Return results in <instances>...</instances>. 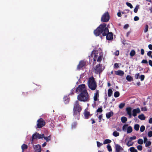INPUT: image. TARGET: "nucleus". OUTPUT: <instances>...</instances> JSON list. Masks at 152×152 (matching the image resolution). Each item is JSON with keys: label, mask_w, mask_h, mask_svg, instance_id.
<instances>
[{"label": "nucleus", "mask_w": 152, "mask_h": 152, "mask_svg": "<svg viewBox=\"0 0 152 152\" xmlns=\"http://www.w3.org/2000/svg\"><path fill=\"white\" fill-rule=\"evenodd\" d=\"M107 149L108 150L109 152H111L112 151V149L111 148V146L110 145H107Z\"/></svg>", "instance_id": "nucleus-40"}, {"label": "nucleus", "mask_w": 152, "mask_h": 152, "mask_svg": "<svg viewBox=\"0 0 152 152\" xmlns=\"http://www.w3.org/2000/svg\"><path fill=\"white\" fill-rule=\"evenodd\" d=\"M129 149L131 152H137V150L135 149L134 147L130 148Z\"/></svg>", "instance_id": "nucleus-28"}, {"label": "nucleus", "mask_w": 152, "mask_h": 152, "mask_svg": "<svg viewBox=\"0 0 152 152\" xmlns=\"http://www.w3.org/2000/svg\"><path fill=\"white\" fill-rule=\"evenodd\" d=\"M77 99L80 102H88L89 101V96L87 90L81 92L77 96Z\"/></svg>", "instance_id": "nucleus-3"}, {"label": "nucleus", "mask_w": 152, "mask_h": 152, "mask_svg": "<svg viewBox=\"0 0 152 152\" xmlns=\"http://www.w3.org/2000/svg\"><path fill=\"white\" fill-rule=\"evenodd\" d=\"M114 96L115 98H117L120 95V93L118 91H115L114 93Z\"/></svg>", "instance_id": "nucleus-29"}, {"label": "nucleus", "mask_w": 152, "mask_h": 152, "mask_svg": "<svg viewBox=\"0 0 152 152\" xmlns=\"http://www.w3.org/2000/svg\"><path fill=\"white\" fill-rule=\"evenodd\" d=\"M148 47L150 50H152V45L150 44L148 45Z\"/></svg>", "instance_id": "nucleus-64"}, {"label": "nucleus", "mask_w": 152, "mask_h": 152, "mask_svg": "<svg viewBox=\"0 0 152 152\" xmlns=\"http://www.w3.org/2000/svg\"><path fill=\"white\" fill-rule=\"evenodd\" d=\"M102 55H100L98 57L97 61V62H100L102 60Z\"/></svg>", "instance_id": "nucleus-36"}, {"label": "nucleus", "mask_w": 152, "mask_h": 152, "mask_svg": "<svg viewBox=\"0 0 152 152\" xmlns=\"http://www.w3.org/2000/svg\"><path fill=\"white\" fill-rule=\"evenodd\" d=\"M88 88L92 91L96 90L97 86V83L95 79L93 76L89 77L88 81Z\"/></svg>", "instance_id": "nucleus-4"}, {"label": "nucleus", "mask_w": 152, "mask_h": 152, "mask_svg": "<svg viewBox=\"0 0 152 152\" xmlns=\"http://www.w3.org/2000/svg\"><path fill=\"white\" fill-rule=\"evenodd\" d=\"M96 143L97 147H100L103 145L102 143H100L99 141H97Z\"/></svg>", "instance_id": "nucleus-46"}, {"label": "nucleus", "mask_w": 152, "mask_h": 152, "mask_svg": "<svg viewBox=\"0 0 152 152\" xmlns=\"http://www.w3.org/2000/svg\"><path fill=\"white\" fill-rule=\"evenodd\" d=\"M115 74L116 75H119L120 76H122L124 74V71L121 70H119L118 71H115Z\"/></svg>", "instance_id": "nucleus-16"}, {"label": "nucleus", "mask_w": 152, "mask_h": 152, "mask_svg": "<svg viewBox=\"0 0 152 152\" xmlns=\"http://www.w3.org/2000/svg\"><path fill=\"white\" fill-rule=\"evenodd\" d=\"M134 144V142H132L130 140H129L126 143L127 145L129 147L131 146H132Z\"/></svg>", "instance_id": "nucleus-26"}, {"label": "nucleus", "mask_w": 152, "mask_h": 152, "mask_svg": "<svg viewBox=\"0 0 152 152\" xmlns=\"http://www.w3.org/2000/svg\"><path fill=\"white\" fill-rule=\"evenodd\" d=\"M139 76H140V74L139 73L136 74L134 76V77H135V78L137 79H138L139 78Z\"/></svg>", "instance_id": "nucleus-56"}, {"label": "nucleus", "mask_w": 152, "mask_h": 152, "mask_svg": "<svg viewBox=\"0 0 152 152\" xmlns=\"http://www.w3.org/2000/svg\"><path fill=\"white\" fill-rule=\"evenodd\" d=\"M141 63L142 64H148V63L147 61L146 60H144V59L142 61Z\"/></svg>", "instance_id": "nucleus-51"}, {"label": "nucleus", "mask_w": 152, "mask_h": 152, "mask_svg": "<svg viewBox=\"0 0 152 152\" xmlns=\"http://www.w3.org/2000/svg\"><path fill=\"white\" fill-rule=\"evenodd\" d=\"M37 133H36L35 134H34L32 135V140L33 141L34 140L36 139L37 138Z\"/></svg>", "instance_id": "nucleus-33"}, {"label": "nucleus", "mask_w": 152, "mask_h": 152, "mask_svg": "<svg viewBox=\"0 0 152 152\" xmlns=\"http://www.w3.org/2000/svg\"><path fill=\"white\" fill-rule=\"evenodd\" d=\"M113 94V91L111 89H109L108 90V96L110 97Z\"/></svg>", "instance_id": "nucleus-23"}, {"label": "nucleus", "mask_w": 152, "mask_h": 152, "mask_svg": "<svg viewBox=\"0 0 152 152\" xmlns=\"http://www.w3.org/2000/svg\"><path fill=\"white\" fill-rule=\"evenodd\" d=\"M139 5H137L136 6L134 10V12L136 13L137 12L138 10L139 9Z\"/></svg>", "instance_id": "nucleus-37"}, {"label": "nucleus", "mask_w": 152, "mask_h": 152, "mask_svg": "<svg viewBox=\"0 0 152 152\" xmlns=\"http://www.w3.org/2000/svg\"><path fill=\"white\" fill-rule=\"evenodd\" d=\"M148 139L146 137H144V143H146L148 141Z\"/></svg>", "instance_id": "nucleus-63"}, {"label": "nucleus", "mask_w": 152, "mask_h": 152, "mask_svg": "<svg viewBox=\"0 0 152 152\" xmlns=\"http://www.w3.org/2000/svg\"><path fill=\"white\" fill-rule=\"evenodd\" d=\"M128 126V124L124 125L122 127L123 130L124 131L126 129Z\"/></svg>", "instance_id": "nucleus-45"}, {"label": "nucleus", "mask_w": 152, "mask_h": 152, "mask_svg": "<svg viewBox=\"0 0 152 152\" xmlns=\"http://www.w3.org/2000/svg\"><path fill=\"white\" fill-rule=\"evenodd\" d=\"M86 61L83 60L80 61L77 66V69L78 70H80L81 69L85 66L86 65Z\"/></svg>", "instance_id": "nucleus-10"}, {"label": "nucleus", "mask_w": 152, "mask_h": 152, "mask_svg": "<svg viewBox=\"0 0 152 152\" xmlns=\"http://www.w3.org/2000/svg\"><path fill=\"white\" fill-rule=\"evenodd\" d=\"M140 112V109L139 108L134 109L132 110V115L133 116L135 117L137 116V113H139Z\"/></svg>", "instance_id": "nucleus-13"}, {"label": "nucleus", "mask_w": 152, "mask_h": 152, "mask_svg": "<svg viewBox=\"0 0 152 152\" xmlns=\"http://www.w3.org/2000/svg\"><path fill=\"white\" fill-rule=\"evenodd\" d=\"M139 19V18L138 17L136 16L134 18V20L135 21H137Z\"/></svg>", "instance_id": "nucleus-57"}, {"label": "nucleus", "mask_w": 152, "mask_h": 152, "mask_svg": "<svg viewBox=\"0 0 152 152\" xmlns=\"http://www.w3.org/2000/svg\"><path fill=\"white\" fill-rule=\"evenodd\" d=\"M43 138L47 142H48L49 140H50V136H49L48 137H43Z\"/></svg>", "instance_id": "nucleus-34"}, {"label": "nucleus", "mask_w": 152, "mask_h": 152, "mask_svg": "<svg viewBox=\"0 0 152 152\" xmlns=\"http://www.w3.org/2000/svg\"><path fill=\"white\" fill-rule=\"evenodd\" d=\"M110 19V15L108 12L104 13L102 17L101 21L103 22H108Z\"/></svg>", "instance_id": "nucleus-6"}, {"label": "nucleus", "mask_w": 152, "mask_h": 152, "mask_svg": "<svg viewBox=\"0 0 152 152\" xmlns=\"http://www.w3.org/2000/svg\"><path fill=\"white\" fill-rule=\"evenodd\" d=\"M145 126L143 125H142L140 127V131L141 132H142L144 131L145 129Z\"/></svg>", "instance_id": "nucleus-38"}, {"label": "nucleus", "mask_w": 152, "mask_h": 152, "mask_svg": "<svg viewBox=\"0 0 152 152\" xmlns=\"http://www.w3.org/2000/svg\"><path fill=\"white\" fill-rule=\"evenodd\" d=\"M113 135L115 137H117L119 135V133L116 131H115L113 133Z\"/></svg>", "instance_id": "nucleus-35"}, {"label": "nucleus", "mask_w": 152, "mask_h": 152, "mask_svg": "<svg viewBox=\"0 0 152 152\" xmlns=\"http://www.w3.org/2000/svg\"><path fill=\"white\" fill-rule=\"evenodd\" d=\"M119 67L118 64L117 63H115L114 64V68H118Z\"/></svg>", "instance_id": "nucleus-58"}, {"label": "nucleus", "mask_w": 152, "mask_h": 152, "mask_svg": "<svg viewBox=\"0 0 152 152\" xmlns=\"http://www.w3.org/2000/svg\"><path fill=\"white\" fill-rule=\"evenodd\" d=\"M28 146L27 145L24 144H23L21 146L22 149V152H23V151L24 150L27 149V148Z\"/></svg>", "instance_id": "nucleus-24"}, {"label": "nucleus", "mask_w": 152, "mask_h": 152, "mask_svg": "<svg viewBox=\"0 0 152 152\" xmlns=\"http://www.w3.org/2000/svg\"><path fill=\"white\" fill-rule=\"evenodd\" d=\"M135 51L134 50H132L130 53V55L131 56L133 57L135 55Z\"/></svg>", "instance_id": "nucleus-30"}, {"label": "nucleus", "mask_w": 152, "mask_h": 152, "mask_svg": "<svg viewBox=\"0 0 152 152\" xmlns=\"http://www.w3.org/2000/svg\"><path fill=\"white\" fill-rule=\"evenodd\" d=\"M85 84H82L78 86V87L76 88V92L77 94L81 93L83 91L86 90L85 88Z\"/></svg>", "instance_id": "nucleus-7"}, {"label": "nucleus", "mask_w": 152, "mask_h": 152, "mask_svg": "<svg viewBox=\"0 0 152 152\" xmlns=\"http://www.w3.org/2000/svg\"><path fill=\"white\" fill-rule=\"evenodd\" d=\"M35 152H41V146L39 145H37L34 147Z\"/></svg>", "instance_id": "nucleus-11"}, {"label": "nucleus", "mask_w": 152, "mask_h": 152, "mask_svg": "<svg viewBox=\"0 0 152 152\" xmlns=\"http://www.w3.org/2000/svg\"><path fill=\"white\" fill-rule=\"evenodd\" d=\"M99 90H96V92L94 94V100L95 101L98 100V98L99 96Z\"/></svg>", "instance_id": "nucleus-12"}, {"label": "nucleus", "mask_w": 152, "mask_h": 152, "mask_svg": "<svg viewBox=\"0 0 152 152\" xmlns=\"http://www.w3.org/2000/svg\"><path fill=\"white\" fill-rule=\"evenodd\" d=\"M141 53L142 55H144V50L143 49H141Z\"/></svg>", "instance_id": "nucleus-62"}, {"label": "nucleus", "mask_w": 152, "mask_h": 152, "mask_svg": "<svg viewBox=\"0 0 152 152\" xmlns=\"http://www.w3.org/2000/svg\"><path fill=\"white\" fill-rule=\"evenodd\" d=\"M115 149L116 152H120V150H123V148L119 145L116 144L115 145Z\"/></svg>", "instance_id": "nucleus-15"}, {"label": "nucleus", "mask_w": 152, "mask_h": 152, "mask_svg": "<svg viewBox=\"0 0 152 152\" xmlns=\"http://www.w3.org/2000/svg\"><path fill=\"white\" fill-rule=\"evenodd\" d=\"M125 104L124 103H121L119 105V107L120 109H122L125 106Z\"/></svg>", "instance_id": "nucleus-43"}, {"label": "nucleus", "mask_w": 152, "mask_h": 152, "mask_svg": "<svg viewBox=\"0 0 152 152\" xmlns=\"http://www.w3.org/2000/svg\"><path fill=\"white\" fill-rule=\"evenodd\" d=\"M148 26L147 25H146L145 26V29L144 30V32L146 33L147 32V31H148Z\"/></svg>", "instance_id": "nucleus-49"}, {"label": "nucleus", "mask_w": 152, "mask_h": 152, "mask_svg": "<svg viewBox=\"0 0 152 152\" xmlns=\"http://www.w3.org/2000/svg\"><path fill=\"white\" fill-rule=\"evenodd\" d=\"M119 50H117L114 53V54L115 56H118L119 55Z\"/></svg>", "instance_id": "nucleus-50"}, {"label": "nucleus", "mask_w": 152, "mask_h": 152, "mask_svg": "<svg viewBox=\"0 0 152 152\" xmlns=\"http://www.w3.org/2000/svg\"><path fill=\"white\" fill-rule=\"evenodd\" d=\"M132 108L131 107H128L126 108V111L127 114L129 115V117L131 118L132 117Z\"/></svg>", "instance_id": "nucleus-14"}, {"label": "nucleus", "mask_w": 152, "mask_h": 152, "mask_svg": "<svg viewBox=\"0 0 152 152\" xmlns=\"http://www.w3.org/2000/svg\"><path fill=\"white\" fill-rule=\"evenodd\" d=\"M114 114L113 113L112 111H110L107 113L106 114V116L107 119L113 116Z\"/></svg>", "instance_id": "nucleus-18"}, {"label": "nucleus", "mask_w": 152, "mask_h": 152, "mask_svg": "<svg viewBox=\"0 0 152 152\" xmlns=\"http://www.w3.org/2000/svg\"><path fill=\"white\" fill-rule=\"evenodd\" d=\"M138 118L141 120H144L145 119V117L144 115L143 114L138 115Z\"/></svg>", "instance_id": "nucleus-20"}, {"label": "nucleus", "mask_w": 152, "mask_h": 152, "mask_svg": "<svg viewBox=\"0 0 152 152\" xmlns=\"http://www.w3.org/2000/svg\"><path fill=\"white\" fill-rule=\"evenodd\" d=\"M79 104L78 101H76L74 104L73 109V115L74 117L78 120L79 119L80 112L82 109L81 107Z\"/></svg>", "instance_id": "nucleus-2"}, {"label": "nucleus", "mask_w": 152, "mask_h": 152, "mask_svg": "<svg viewBox=\"0 0 152 152\" xmlns=\"http://www.w3.org/2000/svg\"><path fill=\"white\" fill-rule=\"evenodd\" d=\"M77 123L76 122H74L72 125V129H75L76 126H77Z\"/></svg>", "instance_id": "nucleus-39"}, {"label": "nucleus", "mask_w": 152, "mask_h": 152, "mask_svg": "<svg viewBox=\"0 0 152 152\" xmlns=\"http://www.w3.org/2000/svg\"><path fill=\"white\" fill-rule=\"evenodd\" d=\"M111 142V140L107 139L105 140L104 142H103V144H106L109 143H110Z\"/></svg>", "instance_id": "nucleus-25"}, {"label": "nucleus", "mask_w": 152, "mask_h": 152, "mask_svg": "<svg viewBox=\"0 0 152 152\" xmlns=\"http://www.w3.org/2000/svg\"><path fill=\"white\" fill-rule=\"evenodd\" d=\"M141 110L142 111H147V108L146 107H143L141 108Z\"/></svg>", "instance_id": "nucleus-60"}, {"label": "nucleus", "mask_w": 152, "mask_h": 152, "mask_svg": "<svg viewBox=\"0 0 152 152\" xmlns=\"http://www.w3.org/2000/svg\"><path fill=\"white\" fill-rule=\"evenodd\" d=\"M37 128H41L45 125V122L42 118H40L37 121Z\"/></svg>", "instance_id": "nucleus-8"}, {"label": "nucleus", "mask_w": 152, "mask_h": 152, "mask_svg": "<svg viewBox=\"0 0 152 152\" xmlns=\"http://www.w3.org/2000/svg\"><path fill=\"white\" fill-rule=\"evenodd\" d=\"M137 148L139 150L141 151L142 149V146L141 145H138L137 146Z\"/></svg>", "instance_id": "nucleus-48"}, {"label": "nucleus", "mask_w": 152, "mask_h": 152, "mask_svg": "<svg viewBox=\"0 0 152 152\" xmlns=\"http://www.w3.org/2000/svg\"><path fill=\"white\" fill-rule=\"evenodd\" d=\"M37 138L38 139H41L43 138V137H44V134H41L37 133Z\"/></svg>", "instance_id": "nucleus-32"}, {"label": "nucleus", "mask_w": 152, "mask_h": 152, "mask_svg": "<svg viewBox=\"0 0 152 152\" xmlns=\"http://www.w3.org/2000/svg\"><path fill=\"white\" fill-rule=\"evenodd\" d=\"M145 78V76L144 75H141L140 76V79L141 81H143Z\"/></svg>", "instance_id": "nucleus-53"}, {"label": "nucleus", "mask_w": 152, "mask_h": 152, "mask_svg": "<svg viewBox=\"0 0 152 152\" xmlns=\"http://www.w3.org/2000/svg\"><path fill=\"white\" fill-rule=\"evenodd\" d=\"M126 79L128 81H131L133 79L131 76L128 75L126 77Z\"/></svg>", "instance_id": "nucleus-31"}, {"label": "nucleus", "mask_w": 152, "mask_h": 152, "mask_svg": "<svg viewBox=\"0 0 152 152\" xmlns=\"http://www.w3.org/2000/svg\"><path fill=\"white\" fill-rule=\"evenodd\" d=\"M152 54V51H150L148 52L147 53V55L149 56H151L152 58V56H151V54Z\"/></svg>", "instance_id": "nucleus-55"}, {"label": "nucleus", "mask_w": 152, "mask_h": 152, "mask_svg": "<svg viewBox=\"0 0 152 152\" xmlns=\"http://www.w3.org/2000/svg\"><path fill=\"white\" fill-rule=\"evenodd\" d=\"M129 26V25L128 24H126L124 26V28L125 29H127Z\"/></svg>", "instance_id": "nucleus-61"}, {"label": "nucleus", "mask_w": 152, "mask_h": 152, "mask_svg": "<svg viewBox=\"0 0 152 152\" xmlns=\"http://www.w3.org/2000/svg\"><path fill=\"white\" fill-rule=\"evenodd\" d=\"M137 143L140 144L142 145L143 143V140L141 139H139L137 142Z\"/></svg>", "instance_id": "nucleus-41"}, {"label": "nucleus", "mask_w": 152, "mask_h": 152, "mask_svg": "<svg viewBox=\"0 0 152 152\" xmlns=\"http://www.w3.org/2000/svg\"><path fill=\"white\" fill-rule=\"evenodd\" d=\"M139 128L140 126L138 124H136L134 125V129L137 131L139 130Z\"/></svg>", "instance_id": "nucleus-27"}, {"label": "nucleus", "mask_w": 152, "mask_h": 152, "mask_svg": "<svg viewBox=\"0 0 152 152\" xmlns=\"http://www.w3.org/2000/svg\"><path fill=\"white\" fill-rule=\"evenodd\" d=\"M132 127L131 126H129L127 128V133L128 134L132 132Z\"/></svg>", "instance_id": "nucleus-22"}, {"label": "nucleus", "mask_w": 152, "mask_h": 152, "mask_svg": "<svg viewBox=\"0 0 152 152\" xmlns=\"http://www.w3.org/2000/svg\"><path fill=\"white\" fill-rule=\"evenodd\" d=\"M84 115L86 119H87L88 118L89 116L90 115V113L87 111L85 110L84 113Z\"/></svg>", "instance_id": "nucleus-17"}, {"label": "nucleus", "mask_w": 152, "mask_h": 152, "mask_svg": "<svg viewBox=\"0 0 152 152\" xmlns=\"http://www.w3.org/2000/svg\"><path fill=\"white\" fill-rule=\"evenodd\" d=\"M148 135L149 137H152V131H150L149 132L148 134Z\"/></svg>", "instance_id": "nucleus-54"}, {"label": "nucleus", "mask_w": 152, "mask_h": 152, "mask_svg": "<svg viewBox=\"0 0 152 152\" xmlns=\"http://www.w3.org/2000/svg\"><path fill=\"white\" fill-rule=\"evenodd\" d=\"M74 90H75L74 88L72 89L71 91H70L69 94L70 95L73 94H74Z\"/></svg>", "instance_id": "nucleus-59"}, {"label": "nucleus", "mask_w": 152, "mask_h": 152, "mask_svg": "<svg viewBox=\"0 0 152 152\" xmlns=\"http://www.w3.org/2000/svg\"><path fill=\"white\" fill-rule=\"evenodd\" d=\"M104 69V68L103 67L102 64H97L94 69V71L96 74H100L102 72Z\"/></svg>", "instance_id": "nucleus-5"}, {"label": "nucleus", "mask_w": 152, "mask_h": 152, "mask_svg": "<svg viewBox=\"0 0 152 152\" xmlns=\"http://www.w3.org/2000/svg\"><path fill=\"white\" fill-rule=\"evenodd\" d=\"M151 144V142L150 141H147L146 142L145 146L148 147L150 146Z\"/></svg>", "instance_id": "nucleus-47"}, {"label": "nucleus", "mask_w": 152, "mask_h": 152, "mask_svg": "<svg viewBox=\"0 0 152 152\" xmlns=\"http://www.w3.org/2000/svg\"><path fill=\"white\" fill-rule=\"evenodd\" d=\"M136 137L135 136H133V137H130L129 138L130 140L131 141L132 140H134L136 139Z\"/></svg>", "instance_id": "nucleus-52"}, {"label": "nucleus", "mask_w": 152, "mask_h": 152, "mask_svg": "<svg viewBox=\"0 0 152 152\" xmlns=\"http://www.w3.org/2000/svg\"><path fill=\"white\" fill-rule=\"evenodd\" d=\"M121 120L123 123H125L127 121V118L125 117H122L121 118Z\"/></svg>", "instance_id": "nucleus-21"}, {"label": "nucleus", "mask_w": 152, "mask_h": 152, "mask_svg": "<svg viewBox=\"0 0 152 152\" xmlns=\"http://www.w3.org/2000/svg\"><path fill=\"white\" fill-rule=\"evenodd\" d=\"M103 110L102 107H99L96 110V112L98 113H102Z\"/></svg>", "instance_id": "nucleus-44"}, {"label": "nucleus", "mask_w": 152, "mask_h": 152, "mask_svg": "<svg viewBox=\"0 0 152 152\" xmlns=\"http://www.w3.org/2000/svg\"><path fill=\"white\" fill-rule=\"evenodd\" d=\"M126 4L128 7H129L131 9H132L133 8V6L130 3L128 2H126Z\"/></svg>", "instance_id": "nucleus-42"}, {"label": "nucleus", "mask_w": 152, "mask_h": 152, "mask_svg": "<svg viewBox=\"0 0 152 152\" xmlns=\"http://www.w3.org/2000/svg\"><path fill=\"white\" fill-rule=\"evenodd\" d=\"M107 25L105 23L100 24L94 31V34L96 36L102 34L103 36H106L107 40H111L113 39V34L112 32H109L108 28L106 27Z\"/></svg>", "instance_id": "nucleus-1"}, {"label": "nucleus", "mask_w": 152, "mask_h": 152, "mask_svg": "<svg viewBox=\"0 0 152 152\" xmlns=\"http://www.w3.org/2000/svg\"><path fill=\"white\" fill-rule=\"evenodd\" d=\"M98 53L95 50H93L91 53L90 55L88 56V57L90 58L91 57H92L93 55H94L93 58V63H96V59L98 56Z\"/></svg>", "instance_id": "nucleus-9"}, {"label": "nucleus", "mask_w": 152, "mask_h": 152, "mask_svg": "<svg viewBox=\"0 0 152 152\" xmlns=\"http://www.w3.org/2000/svg\"><path fill=\"white\" fill-rule=\"evenodd\" d=\"M63 100L65 104H68L69 101L70 99L68 98L67 96H64L63 98Z\"/></svg>", "instance_id": "nucleus-19"}]
</instances>
